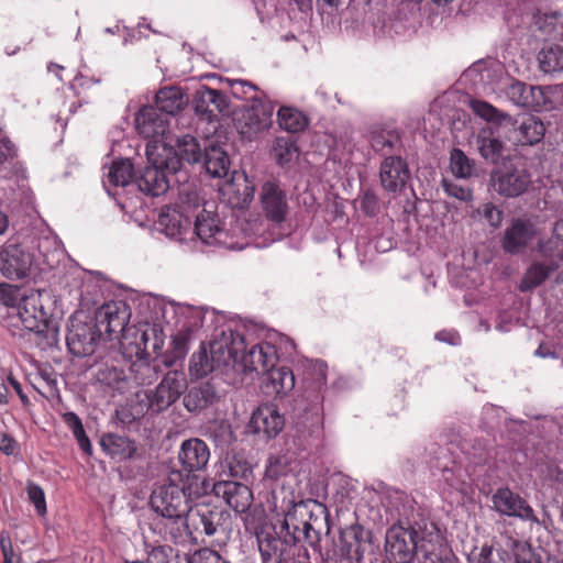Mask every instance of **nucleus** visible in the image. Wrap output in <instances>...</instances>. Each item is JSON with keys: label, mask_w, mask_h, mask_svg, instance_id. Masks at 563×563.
<instances>
[{"label": "nucleus", "mask_w": 563, "mask_h": 563, "mask_svg": "<svg viewBox=\"0 0 563 563\" xmlns=\"http://www.w3.org/2000/svg\"><path fill=\"white\" fill-rule=\"evenodd\" d=\"M207 486L198 475L172 471L167 478L156 485L150 496V506L158 516L186 514L199 497L205 495Z\"/></svg>", "instance_id": "f257e3e1"}, {"label": "nucleus", "mask_w": 563, "mask_h": 563, "mask_svg": "<svg viewBox=\"0 0 563 563\" xmlns=\"http://www.w3.org/2000/svg\"><path fill=\"white\" fill-rule=\"evenodd\" d=\"M147 166L136 177L139 189L150 196L158 197L169 188V174L180 169V161L172 145L155 141L146 146Z\"/></svg>", "instance_id": "f03ea898"}, {"label": "nucleus", "mask_w": 563, "mask_h": 563, "mask_svg": "<svg viewBox=\"0 0 563 563\" xmlns=\"http://www.w3.org/2000/svg\"><path fill=\"white\" fill-rule=\"evenodd\" d=\"M437 545L426 538L419 539L412 527L391 526L385 538V558L388 563H411L416 553H421L430 563L441 561Z\"/></svg>", "instance_id": "7ed1b4c3"}, {"label": "nucleus", "mask_w": 563, "mask_h": 563, "mask_svg": "<svg viewBox=\"0 0 563 563\" xmlns=\"http://www.w3.org/2000/svg\"><path fill=\"white\" fill-rule=\"evenodd\" d=\"M180 395L179 389H137L125 405L115 410V417L123 426H130L148 411L158 413L168 408Z\"/></svg>", "instance_id": "20e7f679"}, {"label": "nucleus", "mask_w": 563, "mask_h": 563, "mask_svg": "<svg viewBox=\"0 0 563 563\" xmlns=\"http://www.w3.org/2000/svg\"><path fill=\"white\" fill-rule=\"evenodd\" d=\"M180 198L181 203L178 207H166L162 210L157 224L166 236L185 242L191 234L189 213L195 212L200 207V202L196 191L188 192L186 199L181 191Z\"/></svg>", "instance_id": "39448f33"}, {"label": "nucleus", "mask_w": 563, "mask_h": 563, "mask_svg": "<svg viewBox=\"0 0 563 563\" xmlns=\"http://www.w3.org/2000/svg\"><path fill=\"white\" fill-rule=\"evenodd\" d=\"M187 514L192 543L199 544L205 537H212L224 531L229 514L221 507L209 504H191Z\"/></svg>", "instance_id": "423d86ee"}, {"label": "nucleus", "mask_w": 563, "mask_h": 563, "mask_svg": "<svg viewBox=\"0 0 563 563\" xmlns=\"http://www.w3.org/2000/svg\"><path fill=\"white\" fill-rule=\"evenodd\" d=\"M82 314H74L69 320L66 333L68 352L75 357L92 355L100 342V329H97L93 320L85 321Z\"/></svg>", "instance_id": "0eeeda50"}, {"label": "nucleus", "mask_w": 563, "mask_h": 563, "mask_svg": "<svg viewBox=\"0 0 563 563\" xmlns=\"http://www.w3.org/2000/svg\"><path fill=\"white\" fill-rule=\"evenodd\" d=\"M338 547L343 558L357 563L375 552L372 531L360 525L343 529L339 536Z\"/></svg>", "instance_id": "6e6552de"}, {"label": "nucleus", "mask_w": 563, "mask_h": 563, "mask_svg": "<svg viewBox=\"0 0 563 563\" xmlns=\"http://www.w3.org/2000/svg\"><path fill=\"white\" fill-rule=\"evenodd\" d=\"M274 107L257 96H251V103L245 106L236 118L238 129L245 137H253L267 130L272 124Z\"/></svg>", "instance_id": "1a4fd4ad"}, {"label": "nucleus", "mask_w": 563, "mask_h": 563, "mask_svg": "<svg viewBox=\"0 0 563 563\" xmlns=\"http://www.w3.org/2000/svg\"><path fill=\"white\" fill-rule=\"evenodd\" d=\"M297 511L303 523L306 542L313 549L320 545L323 529H328L327 507L317 500L297 503Z\"/></svg>", "instance_id": "9d476101"}, {"label": "nucleus", "mask_w": 563, "mask_h": 563, "mask_svg": "<svg viewBox=\"0 0 563 563\" xmlns=\"http://www.w3.org/2000/svg\"><path fill=\"white\" fill-rule=\"evenodd\" d=\"M10 314L16 317L25 330L32 332H42L48 320V312L44 308L42 296L34 291L24 295Z\"/></svg>", "instance_id": "9b49d317"}, {"label": "nucleus", "mask_w": 563, "mask_h": 563, "mask_svg": "<svg viewBox=\"0 0 563 563\" xmlns=\"http://www.w3.org/2000/svg\"><path fill=\"white\" fill-rule=\"evenodd\" d=\"M492 503L493 508L500 515L539 523V519L527 500L508 487L498 488L492 496Z\"/></svg>", "instance_id": "f8f14e48"}, {"label": "nucleus", "mask_w": 563, "mask_h": 563, "mask_svg": "<svg viewBox=\"0 0 563 563\" xmlns=\"http://www.w3.org/2000/svg\"><path fill=\"white\" fill-rule=\"evenodd\" d=\"M277 361V352L275 346L267 343L262 342L253 345L243 356L240 364V367L243 372L244 378H242L241 383L249 384L247 377L253 380L254 376L262 374L268 369L269 366L275 365Z\"/></svg>", "instance_id": "ddd939ff"}, {"label": "nucleus", "mask_w": 563, "mask_h": 563, "mask_svg": "<svg viewBox=\"0 0 563 563\" xmlns=\"http://www.w3.org/2000/svg\"><path fill=\"white\" fill-rule=\"evenodd\" d=\"M285 419L274 405L257 407L251 417L249 428L263 440L275 439L284 429Z\"/></svg>", "instance_id": "4468645a"}, {"label": "nucleus", "mask_w": 563, "mask_h": 563, "mask_svg": "<svg viewBox=\"0 0 563 563\" xmlns=\"http://www.w3.org/2000/svg\"><path fill=\"white\" fill-rule=\"evenodd\" d=\"M169 118L152 106L140 109L135 115V129L144 139L165 142L168 133Z\"/></svg>", "instance_id": "2eb2a0df"}, {"label": "nucleus", "mask_w": 563, "mask_h": 563, "mask_svg": "<svg viewBox=\"0 0 563 563\" xmlns=\"http://www.w3.org/2000/svg\"><path fill=\"white\" fill-rule=\"evenodd\" d=\"M153 530L157 532L165 541L174 544L184 545L187 542L192 543V536L189 529L187 514L161 515L154 521Z\"/></svg>", "instance_id": "dca6fc26"}, {"label": "nucleus", "mask_w": 563, "mask_h": 563, "mask_svg": "<svg viewBox=\"0 0 563 563\" xmlns=\"http://www.w3.org/2000/svg\"><path fill=\"white\" fill-rule=\"evenodd\" d=\"M31 255L18 244L5 243L0 249V273L9 279L25 277L31 268Z\"/></svg>", "instance_id": "f3484780"}, {"label": "nucleus", "mask_w": 563, "mask_h": 563, "mask_svg": "<svg viewBox=\"0 0 563 563\" xmlns=\"http://www.w3.org/2000/svg\"><path fill=\"white\" fill-rule=\"evenodd\" d=\"M195 227L190 241L199 240L202 244L213 245L222 242L224 235L218 214L207 208V203L196 213Z\"/></svg>", "instance_id": "a211bd4d"}, {"label": "nucleus", "mask_w": 563, "mask_h": 563, "mask_svg": "<svg viewBox=\"0 0 563 563\" xmlns=\"http://www.w3.org/2000/svg\"><path fill=\"white\" fill-rule=\"evenodd\" d=\"M257 547L262 563H292L294 545L287 538H279L272 533L262 531L257 533Z\"/></svg>", "instance_id": "6ab92c4d"}, {"label": "nucleus", "mask_w": 563, "mask_h": 563, "mask_svg": "<svg viewBox=\"0 0 563 563\" xmlns=\"http://www.w3.org/2000/svg\"><path fill=\"white\" fill-rule=\"evenodd\" d=\"M212 492L240 514L245 512L253 501V494L249 486L236 481H218L213 484Z\"/></svg>", "instance_id": "aec40b11"}, {"label": "nucleus", "mask_w": 563, "mask_h": 563, "mask_svg": "<svg viewBox=\"0 0 563 563\" xmlns=\"http://www.w3.org/2000/svg\"><path fill=\"white\" fill-rule=\"evenodd\" d=\"M493 189L505 197H517L526 191L530 176L525 169L505 168L492 174Z\"/></svg>", "instance_id": "412c9836"}, {"label": "nucleus", "mask_w": 563, "mask_h": 563, "mask_svg": "<svg viewBox=\"0 0 563 563\" xmlns=\"http://www.w3.org/2000/svg\"><path fill=\"white\" fill-rule=\"evenodd\" d=\"M130 319V312L124 301H110L97 311L95 324L109 335L124 331Z\"/></svg>", "instance_id": "4be33fe9"}, {"label": "nucleus", "mask_w": 563, "mask_h": 563, "mask_svg": "<svg viewBox=\"0 0 563 563\" xmlns=\"http://www.w3.org/2000/svg\"><path fill=\"white\" fill-rule=\"evenodd\" d=\"M410 177L407 163L399 156L386 157L379 169L383 188L389 192L401 191Z\"/></svg>", "instance_id": "5701e85b"}, {"label": "nucleus", "mask_w": 563, "mask_h": 563, "mask_svg": "<svg viewBox=\"0 0 563 563\" xmlns=\"http://www.w3.org/2000/svg\"><path fill=\"white\" fill-rule=\"evenodd\" d=\"M220 190L232 208H244L252 201L255 188L245 173L233 172L232 178Z\"/></svg>", "instance_id": "b1692460"}, {"label": "nucleus", "mask_w": 563, "mask_h": 563, "mask_svg": "<svg viewBox=\"0 0 563 563\" xmlns=\"http://www.w3.org/2000/svg\"><path fill=\"white\" fill-rule=\"evenodd\" d=\"M209 457L208 445L197 438L184 441L178 452V461L187 474L205 468Z\"/></svg>", "instance_id": "393cba45"}, {"label": "nucleus", "mask_w": 563, "mask_h": 563, "mask_svg": "<svg viewBox=\"0 0 563 563\" xmlns=\"http://www.w3.org/2000/svg\"><path fill=\"white\" fill-rule=\"evenodd\" d=\"M559 269L558 261L552 256L541 260L534 258L523 273L518 288L521 292L531 291L541 286L554 272Z\"/></svg>", "instance_id": "a878e982"}, {"label": "nucleus", "mask_w": 563, "mask_h": 563, "mask_svg": "<svg viewBox=\"0 0 563 563\" xmlns=\"http://www.w3.org/2000/svg\"><path fill=\"white\" fill-rule=\"evenodd\" d=\"M534 235L533 225L528 221L518 219L505 230L501 246L508 254H519L528 247Z\"/></svg>", "instance_id": "bb28decb"}, {"label": "nucleus", "mask_w": 563, "mask_h": 563, "mask_svg": "<svg viewBox=\"0 0 563 563\" xmlns=\"http://www.w3.org/2000/svg\"><path fill=\"white\" fill-rule=\"evenodd\" d=\"M261 205L266 217L275 222H282L287 213V201L284 191L273 181L263 185Z\"/></svg>", "instance_id": "cd10ccee"}, {"label": "nucleus", "mask_w": 563, "mask_h": 563, "mask_svg": "<svg viewBox=\"0 0 563 563\" xmlns=\"http://www.w3.org/2000/svg\"><path fill=\"white\" fill-rule=\"evenodd\" d=\"M244 349V338L232 330L224 331L220 340H214L210 344L211 357L218 364H227L231 358H236Z\"/></svg>", "instance_id": "c85d7f7f"}, {"label": "nucleus", "mask_w": 563, "mask_h": 563, "mask_svg": "<svg viewBox=\"0 0 563 563\" xmlns=\"http://www.w3.org/2000/svg\"><path fill=\"white\" fill-rule=\"evenodd\" d=\"M512 126V132L508 139L514 144L534 145L543 139L545 133L543 122L533 115L523 118L519 123L514 120Z\"/></svg>", "instance_id": "c756f323"}, {"label": "nucleus", "mask_w": 563, "mask_h": 563, "mask_svg": "<svg viewBox=\"0 0 563 563\" xmlns=\"http://www.w3.org/2000/svg\"><path fill=\"white\" fill-rule=\"evenodd\" d=\"M102 450L113 460L125 461L135 456V441L114 433H106L100 439Z\"/></svg>", "instance_id": "7c9ffc66"}, {"label": "nucleus", "mask_w": 563, "mask_h": 563, "mask_svg": "<svg viewBox=\"0 0 563 563\" xmlns=\"http://www.w3.org/2000/svg\"><path fill=\"white\" fill-rule=\"evenodd\" d=\"M183 90L176 86L161 88L155 97V107L167 118L177 114L187 104Z\"/></svg>", "instance_id": "2f4dec72"}, {"label": "nucleus", "mask_w": 563, "mask_h": 563, "mask_svg": "<svg viewBox=\"0 0 563 563\" xmlns=\"http://www.w3.org/2000/svg\"><path fill=\"white\" fill-rule=\"evenodd\" d=\"M196 110L201 113H212L214 110L225 113L229 110L227 97L217 89L201 87L195 97Z\"/></svg>", "instance_id": "473e14b6"}, {"label": "nucleus", "mask_w": 563, "mask_h": 563, "mask_svg": "<svg viewBox=\"0 0 563 563\" xmlns=\"http://www.w3.org/2000/svg\"><path fill=\"white\" fill-rule=\"evenodd\" d=\"M136 354L151 356L156 354L163 346V339L154 327L139 329L135 332Z\"/></svg>", "instance_id": "72a5a7b5"}, {"label": "nucleus", "mask_w": 563, "mask_h": 563, "mask_svg": "<svg viewBox=\"0 0 563 563\" xmlns=\"http://www.w3.org/2000/svg\"><path fill=\"white\" fill-rule=\"evenodd\" d=\"M205 167L212 177H224L229 172L230 161L227 153L218 145L205 148Z\"/></svg>", "instance_id": "f704fd0d"}, {"label": "nucleus", "mask_w": 563, "mask_h": 563, "mask_svg": "<svg viewBox=\"0 0 563 563\" xmlns=\"http://www.w3.org/2000/svg\"><path fill=\"white\" fill-rule=\"evenodd\" d=\"M133 165L130 159L114 161L106 175L104 187L108 184L114 187H125L132 181Z\"/></svg>", "instance_id": "c9c22d12"}, {"label": "nucleus", "mask_w": 563, "mask_h": 563, "mask_svg": "<svg viewBox=\"0 0 563 563\" xmlns=\"http://www.w3.org/2000/svg\"><path fill=\"white\" fill-rule=\"evenodd\" d=\"M539 67L544 74L563 73V47L550 46L543 48L538 56Z\"/></svg>", "instance_id": "e433bc0d"}, {"label": "nucleus", "mask_w": 563, "mask_h": 563, "mask_svg": "<svg viewBox=\"0 0 563 563\" xmlns=\"http://www.w3.org/2000/svg\"><path fill=\"white\" fill-rule=\"evenodd\" d=\"M279 126L290 133L302 131L308 125L306 115L299 110L290 107H282L277 112Z\"/></svg>", "instance_id": "4c0bfd02"}, {"label": "nucleus", "mask_w": 563, "mask_h": 563, "mask_svg": "<svg viewBox=\"0 0 563 563\" xmlns=\"http://www.w3.org/2000/svg\"><path fill=\"white\" fill-rule=\"evenodd\" d=\"M302 529L303 523H301L300 514L297 511V504H294L292 508L285 515L283 522V530H285L284 538H287L292 544L306 541Z\"/></svg>", "instance_id": "58836bf2"}, {"label": "nucleus", "mask_w": 563, "mask_h": 563, "mask_svg": "<svg viewBox=\"0 0 563 563\" xmlns=\"http://www.w3.org/2000/svg\"><path fill=\"white\" fill-rule=\"evenodd\" d=\"M471 108L475 114L486 121L497 122L499 124L514 125V119L486 101L472 100Z\"/></svg>", "instance_id": "ea45409f"}, {"label": "nucleus", "mask_w": 563, "mask_h": 563, "mask_svg": "<svg viewBox=\"0 0 563 563\" xmlns=\"http://www.w3.org/2000/svg\"><path fill=\"white\" fill-rule=\"evenodd\" d=\"M507 552L489 544L475 547L467 555V563H506Z\"/></svg>", "instance_id": "a19ab883"}, {"label": "nucleus", "mask_w": 563, "mask_h": 563, "mask_svg": "<svg viewBox=\"0 0 563 563\" xmlns=\"http://www.w3.org/2000/svg\"><path fill=\"white\" fill-rule=\"evenodd\" d=\"M262 376L263 384H265L267 387H295L294 373L289 367L286 366H269Z\"/></svg>", "instance_id": "79ce46f5"}, {"label": "nucleus", "mask_w": 563, "mask_h": 563, "mask_svg": "<svg viewBox=\"0 0 563 563\" xmlns=\"http://www.w3.org/2000/svg\"><path fill=\"white\" fill-rule=\"evenodd\" d=\"M184 394V405L188 411L194 412L208 407L213 402L214 389H187Z\"/></svg>", "instance_id": "37998d69"}, {"label": "nucleus", "mask_w": 563, "mask_h": 563, "mask_svg": "<svg viewBox=\"0 0 563 563\" xmlns=\"http://www.w3.org/2000/svg\"><path fill=\"white\" fill-rule=\"evenodd\" d=\"M450 169L456 178H470L474 174V162L463 151L454 148L450 155Z\"/></svg>", "instance_id": "c03bdc74"}, {"label": "nucleus", "mask_w": 563, "mask_h": 563, "mask_svg": "<svg viewBox=\"0 0 563 563\" xmlns=\"http://www.w3.org/2000/svg\"><path fill=\"white\" fill-rule=\"evenodd\" d=\"M178 152L176 153L179 161H187L188 163H197L201 158V148L199 143L194 136L185 135L177 140Z\"/></svg>", "instance_id": "a18cd8bd"}, {"label": "nucleus", "mask_w": 563, "mask_h": 563, "mask_svg": "<svg viewBox=\"0 0 563 563\" xmlns=\"http://www.w3.org/2000/svg\"><path fill=\"white\" fill-rule=\"evenodd\" d=\"M298 151L289 137H277L273 146V155L276 162L284 166L297 157Z\"/></svg>", "instance_id": "49530a36"}, {"label": "nucleus", "mask_w": 563, "mask_h": 563, "mask_svg": "<svg viewBox=\"0 0 563 563\" xmlns=\"http://www.w3.org/2000/svg\"><path fill=\"white\" fill-rule=\"evenodd\" d=\"M96 383L101 387H113L125 379L124 372L113 365L103 364L95 373Z\"/></svg>", "instance_id": "de8ad7c7"}, {"label": "nucleus", "mask_w": 563, "mask_h": 563, "mask_svg": "<svg viewBox=\"0 0 563 563\" xmlns=\"http://www.w3.org/2000/svg\"><path fill=\"white\" fill-rule=\"evenodd\" d=\"M213 360L210 362L207 351L203 349L194 353L190 360L189 373L195 378H202L214 369Z\"/></svg>", "instance_id": "09e8293b"}, {"label": "nucleus", "mask_w": 563, "mask_h": 563, "mask_svg": "<svg viewBox=\"0 0 563 563\" xmlns=\"http://www.w3.org/2000/svg\"><path fill=\"white\" fill-rule=\"evenodd\" d=\"M478 151L481 155L492 163H496L503 151V143L492 136H478L477 139Z\"/></svg>", "instance_id": "8fccbe9b"}, {"label": "nucleus", "mask_w": 563, "mask_h": 563, "mask_svg": "<svg viewBox=\"0 0 563 563\" xmlns=\"http://www.w3.org/2000/svg\"><path fill=\"white\" fill-rule=\"evenodd\" d=\"M26 494L29 500L34 505L36 514L41 517L45 516L47 512V507L43 488L34 482L27 481Z\"/></svg>", "instance_id": "3c124183"}, {"label": "nucleus", "mask_w": 563, "mask_h": 563, "mask_svg": "<svg viewBox=\"0 0 563 563\" xmlns=\"http://www.w3.org/2000/svg\"><path fill=\"white\" fill-rule=\"evenodd\" d=\"M550 103L549 97L544 89L540 86H531L523 108L540 111Z\"/></svg>", "instance_id": "603ef678"}, {"label": "nucleus", "mask_w": 563, "mask_h": 563, "mask_svg": "<svg viewBox=\"0 0 563 563\" xmlns=\"http://www.w3.org/2000/svg\"><path fill=\"white\" fill-rule=\"evenodd\" d=\"M530 88L522 81L512 80L506 88V96L514 104L523 108Z\"/></svg>", "instance_id": "864d4df0"}, {"label": "nucleus", "mask_w": 563, "mask_h": 563, "mask_svg": "<svg viewBox=\"0 0 563 563\" xmlns=\"http://www.w3.org/2000/svg\"><path fill=\"white\" fill-rule=\"evenodd\" d=\"M24 295L18 286L1 284L0 285V303L10 308L12 311L16 308L18 302Z\"/></svg>", "instance_id": "5fc2aeb1"}, {"label": "nucleus", "mask_w": 563, "mask_h": 563, "mask_svg": "<svg viewBox=\"0 0 563 563\" xmlns=\"http://www.w3.org/2000/svg\"><path fill=\"white\" fill-rule=\"evenodd\" d=\"M477 212L487 221L493 228H499L503 223L504 213L496 206L490 202L482 205Z\"/></svg>", "instance_id": "6e6d98bb"}, {"label": "nucleus", "mask_w": 563, "mask_h": 563, "mask_svg": "<svg viewBox=\"0 0 563 563\" xmlns=\"http://www.w3.org/2000/svg\"><path fill=\"white\" fill-rule=\"evenodd\" d=\"M231 93L238 99H250L251 96H256V87L245 80H232L230 81Z\"/></svg>", "instance_id": "4d7b16f0"}, {"label": "nucleus", "mask_w": 563, "mask_h": 563, "mask_svg": "<svg viewBox=\"0 0 563 563\" xmlns=\"http://www.w3.org/2000/svg\"><path fill=\"white\" fill-rule=\"evenodd\" d=\"M442 186L449 196L454 197L459 200L470 201L473 198V192L468 187L460 186L448 179L442 180Z\"/></svg>", "instance_id": "13d9d810"}, {"label": "nucleus", "mask_w": 563, "mask_h": 563, "mask_svg": "<svg viewBox=\"0 0 563 563\" xmlns=\"http://www.w3.org/2000/svg\"><path fill=\"white\" fill-rule=\"evenodd\" d=\"M395 141L396 136L390 132H373L371 136V145L376 152L393 147Z\"/></svg>", "instance_id": "bf43d9fd"}, {"label": "nucleus", "mask_w": 563, "mask_h": 563, "mask_svg": "<svg viewBox=\"0 0 563 563\" xmlns=\"http://www.w3.org/2000/svg\"><path fill=\"white\" fill-rule=\"evenodd\" d=\"M188 563H225L222 558L213 550L201 549L196 551Z\"/></svg>", "instance_id": "052dcab7"}, {"label": "nucleus", "mask_w": 563, "mask_h": 563, "mask_svg": "<svg viewBox=\"0 0 563 563\" xmlns=\"http://www.w3.org/2000/svg\"><path fill=\"white\" fill-rule=\"evenodd\" d=\"M228 468L230 476L234 478H246L251 473L250 465L246 461H240L235 456L228 459Z\"/></svg>", "instance_id": "680f3d73"}, {"label": "nucleus", "mask_w": 563, "mask_h": 563, "mask_svg": "<svg viewBox=\"0 0 563 563\" xmlns=\"http://www.w3.org/2000/svg\"><path fill=\"white\" fill-rule=\"evenodd\" d=\"M172 548L168 545L154 547L143 563H168Z\"/></svg>", "instance_id": "e2e57ef3"}, {"label": "nucleus", "mask_w": 563, "mask_h": 563, "mask_svg": "<svg viewBox=\"0 0 563 563\" xmlns=\"http://www.w3.org/2000/svg\"><path fill=\"white\" fill-rule=\"evenodd\" d=\"M0 547L3 555V563H21V558L13 551L11 539L9 537H0Z\"/></svg>", "instance_id": "0e129e2a"}, {"label": "nucleus", "mask_w": 563, "mask_h": 563, "mask_svg": "<svg viewBox=\"0 0 563 563\" xmlns=\"http://www.w3.org/2000/svg\"><path fill=\"white\" fill-rule=\"evenodd\" d=\"M0 451L5 455H14L19 452V444L10 434L0 433Z\"/></svg>", "instance_id": "69168bd1"}, {"label": "nucleus", "mask_w": 563, "mask_h": 563, "mask_svg": "<svg viewBox=\"0 0 563 563\" xmlns=\"http://www.w3.org/2000/svg\"><path fill=\"white\" fill-rule=\"evenodd\" d=\"M37 371L42 382L48 386H57L62 379L49 366L40 367Z\"/></svg>", "instance_id": "338daca9"}, {"label": "nucleus", "mask_w": 563, "mask_h": 563, "mask_svg": "<svg viewBox=\"0 0 563 563\" xmlns=\"http://www.w3.org/2000/svg\"><path fill=\"white\" fill-rule=\"evenodd\" d=\"M516 563H541V559L530 548H527L516 554Z\"/></svg>", "instance_id": "774afa93"}]
</instances>
